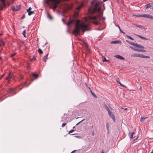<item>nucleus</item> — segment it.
<instances>
[{
	"label": "nucleus",
	"mask_w": 153,
	"mask_h": 153,
	"mask_svg": "<svg viewBox=\"0 0 153 153\" xmlns=\"http://www.w3.org/2000/svg\"><path fill=\"white\" fill-rule=\"evenodd\" d=\"M82 7V5H81V6H78V7H77L76 8V9L78 10H79Z\"/></svg>",
	"instance_id": "f704fd0d"
},
{
	"label": "nucleus",
	"mask_w": 153,
	"mask_h": 153,
	"mask_svg": "<svg viewBox=\"0 0 153 153\" xmlns=\"http://www.w3.org/2000/svg\"><path fill=\"white\" fill-rule=\"evenodd\" d=\"M89 88L90 89V92H91V93L92 94V95L93 96H94L95 98H97V96H96V95L94 94L93 93V92L91 90L90 88Z\"/></svg>",
	"instance_id": "393cba45"
},
{
	"label": "nucleus",
	"mask_w": 153,
	"mask_h": 153,
	"mask_svg": "<svg viewBox=\"0 0 153 153\" xmlns=\"http://www.w3.org/2000/svg\"><path fill=\"white\" fill-rule=\"evenodd\" d=\"M151 6V4L150 3H148L146 5V8H148L150 7Z\"/></svg>",
	"instance_id": "b1692460"
},
{
	"label": "nucleus",
	"mask_w": 153,
	"mask_h": 153,
	"mask_svg": "<svg viewBox=\"0 0 153 153\" xmlns=\"http://www.w3.org/2000/svg\"><path fill=\"white\" fill-rule=\"evenodd\" d=\"M11 72H10L9 73V76H8L7 77L6 79V80H7L8 79H10L11 78H12V75H11Z\"/></svg>",
	"instance_id": "dca6fc26"
},
{
	"label": "nucleus",
	"mask_w": 153,
	"mask_h": 153,
	"mask_svg": "<svg viewBox=\"0 0 153 153\" xmlns=\"http://www.w3.org/2000/svg\"><path fill=\"white\" fill-rule=\"evenodd\" d=\"M66 125V123H63V124H62V127H65Z\"/></svg>",
	"instance_id": "ea45409f"
},
{
	"label": "nucleus",
	"mask_w": 153,
	"mask_h": 153,
	"mask_svg": "<svg viewBox=\"0 0 153 153\" xmlns=\"http://www.w3.org/2000/svg\"><path fill=\"white\" fill-rule=\"evenodd\" d=\"M147 15H146V14H144V15H141V17H142L146 18V17H147Z\"/></svg>",
	"instance_id": "58836bf2"
},
{
	"label": "nucleus",
	"mask_w": 153,
	"mask_h": 153,
	"mask_svg": "<svg viewBox=\"0 0 153 153\" xmlns=\"http://www.w3.org/2000/svg\"><path fill=\"white\" fill-rule=\"evenodd\" d=\"M152 19H153V16L152 17Z\"/></svg>",
	"instance_id": "052dcab7"
},
{
	"label": "nucleus",
	"mask_w": 153,
	"mask_h": 153,
	"mask_svg": "<svg viewBox=\"0 0 153 153\" xmlns=\"http://www.w3.org/2000/svg\"><path fill=\"white\" fill-rule=\"evenodd\" d=\"M106 127H107V129L108 130V128H109V126H108V123H107V124H106Z\"/></svg>",
	"instance_id": "49530a36"
},
{
	"label": "nucleus",
	"mask_w": 153,
	"mask_h": 153,
	"mask_svg": "<svg viewBox=\"0 0 153 153\" xmlns=\"http://www.w3.org/2000/svg\"><path fill=\"white\" fill-rule=\"evenodd\" d=\"M16 54V53H14L12 54L11 56L10 57H12L13 56H15Z\"/></svg>",
	"instance_id": "79ce46f5"
},
{
	"label": "nucleus",
	"mask_w": 153,
	"mask_h": 153,
	"mask_svg": "<svg viewBox=\"0 0 153 153\" xmlns=\"http://www.w3.org/2000/svg\"><path fill=\"white\" fill-rule=\"evenodd\" d=\"M15 89V88H11L8 90V91L9 93H11L12 92H13Z\"/></svg>",
	"instance_id": "f3484780"
},
{
	"label": "nucleus",
	"mask_w": 153,
	"mask_h": 153,
	"mask_svg": "<svg viewBox=\"0 0 153 153\" xmlns=\"http://www.w3.org/2000/svg\"><path fill=\"white\" fill-rule=\"evenodd\" d=\"M91 4L92 5H93L94 4V7L93 9H92V7H90L88 9V13L90 14H93L97 10V12L100 13L99 15V17H100L101 13H100L101 10V8L100 7H98L99 4L100 2L98 1L95 2V1H93L91 2Z\"/></svg>",
	"instance_id": "f03ea898"
},
{
	"label": "nucleus",
	"mask_w": 153,
	"mask_h": 153,
	"mask_svg": "<svg viewBox=\"0 0 153 153\" xmlns=\"http://www.w3.org/2000/svg\"><path fill=\"white\" fill-rule=\"evenodd\" d=\"M141 54L140 53H133L131 55V57H140Z\"/></svg>",
	"instance_id": "1a4fd4ad"
},
{
	"label": "nucleus",
	"mask_w": 153,
	"mask_h": 153,
	"mask_svg": "<svg viewBox=\"0 0 153 153\" xmlns=\"http://www.w3.org/2000/svg\"><path fill=\"white\" fill-rule=\"evenodd\" d=\"M107 0H103V1L105 2L107 1Z\"/></svg>",
	"instance_id": "6e6d98bb"
},
{
	"label": "nucleus",
	"mask_w": 153,
	"mask_h": 153,
	"mask_svg": "<svg viewBox=\"0 0 153 153\" xmlns=\"http://www.w3.org/2000/svg\"><path fill=\"white\" fill-rule=\"evenodd\" d=\"M126 36L128 38L131 39V40H134V39L133 38L131 37L130 36L127 35H126Z\"/></svg>",
	"instance_id": "cd10ccee"
},
{
	"label": "nucleus",
	"mask_w": 153,
	"mask_h": 153,
	"mask_svg": "<svg viewBox=\"0 0 153 153\" xmlns=\"http://www.w3.org/2000/svg\"><path fill=\"white\" fill-rule=\"evenodd\" d=\"M126 41L127 42H128V43H129L131 45H132V42H129L127 40H126Z\"/></svg>",
	"instance_id": "c03bdc74"
},
{
	"label": "nucleus",
	"mask_w": 153,
	"mask_h": 153,
	"mask_svg": "<svg viewBox=\"0 0 153 153\" xmlns=\"http://www.w3.org/2000/svg\"><path fill=\"white\" fill-rule=\"evenodd\" d=\"M74 131H75V130H71L69 131V134L71 133H72Z\"/></svg>",
	"instance_id": "37998d69"
},
{
	"label": "nucleus",
	"mask_w": 153,
	"mask_h": 153,
	"mask_svg": "<svg viewBox=\"0 0 153 153\" xmlns=\"http://www.w3.org/2000/svg\"><path fill=\"white\" fill-rule=\"evenodd\" d=\"M1 57L0 56V60L1 59Z\"/></svg>",
	"instance_id": "13d9d810"
},
{
	"label": "nucleus",
	"mask_w": 153,
	"mask_h": 153,
	"mask_svg": "<svg viewBox=\"0 0 153 153\" xmlns=\"http://www.w3.org/2000/svg\"><path fill=\"white\" fill-rule=\"evenodd\" d=\"M152 16L150 15H147V18H148L149 19H152Z\"/></svg>",
	"instance_id": "2f4dec72"
},
{
	"label": "nucleus",
	"mask_w": 153,
	"mask_h": 153,
	"mask_svg": "<svg viewBox=\"0 0 153 153\" xmlns=\"http://www.w3.org/2000/svg\"><path fill=\"white\" fill-rule=\"evenodd\" d=\"M129 47L131 48L134 51H138V52H145L146 51L145 50H144L143 49H137L135 48H134L133 47H132L131 46H130Z\"/></svg>",
	"instance_id": "0eeeda50"
},
{
	"label": "nucleus",
	"mask_w": 153,
	"mask_h": 153,
	"mask_svg": "<svg viewBox=\"0 0 153 153\" xmlns=\"http://www.w3.org/2000/svg\"><path fill=\"white\" fill-rule=\"evenodd\" d=\"M85 119H83L81 121H80L79 122V123H77L76 124V125H78V124H79L80 123H81V122H83V121H84V120H85Z\"/></svg>",
	"instance_id": "a19ab883"
},
{
	"label": "nucleus",
	"mask_w": 153,
	"mask_h": 153,
	"mask_svg": "<svg viewBox=\"0 0 153 153\" xmlns=\"http://www.w3.org/2000/svg\"><path fill=\"white\" fill-rule=\"evenodd\" d=\"M135 16H137V17H141V16H141V15H135Z\"/></svg>",
	"instance_id": "de8ad7c7"
},
{
	"label": "nucleus",
	"mask_w": 153,
	"mask_h": 153,
	"mask_svg": "<svg viewBox=\"0 0 153 153\" xmlns=\"http://www.w3.org/2000/svg\"><path fill=\"white\" fill-rule=\"evenodd\" d=\"M4 74H3L2 75H1V78H0V79H1V78H2L4 76Z\"/></svg>",
	"instance_id": "3c124183"
},
{
	"label": "nucleus",
	"mask_w": 153,
	"mask_h": 153,
	"mask_svg": "<svg viewBox=\"0 0 153 153\" xmlns=\"http://www.w3.org/2000/svg\"><path fill=\"white\" fill-rule=\"evenodd\" d=\"M129 134L130 136V138L131 139H132L133 137V135L134 134V132H129Z\"/></svg>",
	"instance_id": "a211bd4d"
},
{
	"label": "nucleus",
	"mask_w": 153,
	"mask_h": 153,
	"mask_svg": "<svg viewBox=\"0 0 153 153\" xmlns=\"http://www.w3.org/2000/svg\"><path fill=\"white\" fill-rule=\"evenodd\" d=\"M140 57L143 58H150V57L149 56H145V55H144L142 54H141Z\"/></svg>",
	"instance_id": "2eb2a0df"
},
{
	"label": "nucleus",
	"mask_w": 153,
	"mask_h": 153,
	"mask_svg": "<svg viewBox=\"0 0 153 153\" xmlns=\"http://www.w3.org/2000/svg\"><path fill=\"white\" fill-rule=\"evenodd\" d=\"M38 52L40 54H42L43 53V52L42 51V50L40 48L38 49Z\"/></svg>",
	"instance_id": "5701e85b"
},
{
	"label": "nucleus",
	"mask_w": 153,
	"mask_h": 153,
	"mask_svg": "<svg viewBox=\"0 0 153 153\" xmlns=\"http://www.w3.org/2000/svg\"><path fill=\"white\" fill-rule=\"evenodd\" d=\"M23 79V77H21L19 79L20 80L21 79Z\"/></svg>",
	"instance_id": "5fc2aeb1"
},
{
	"label": "nucleus",
	"mask_w": 153,
	"mask_h": 153,
	"mask_svg": "<svg viewBox=\"0 0 153 153\" xmlns=\"http://www.w3.org/2000/svg\"><path fill=\"white\" fill-rule=\"evenodd\" d=\"M103 107L104 108L106 109L108 111L110 110V109L108 108V106L105 103L104 104Z\"/></svg>",
	"instance_id": "4468645a"
},
{
	"label": "nucleus",
	"mask_w": 153,
	"mask_h": 153,
	"mask_svg": "<svg viewBox=\"0 0 153 153\" xmlns=\"http://www.w3.org/2000/svg\"><path fill=\"white\" fill-rule=\"evenodd\" d=\"M104 153V152L103 150H102V152H101V153Z\"/></svg>",
	"instance_id": "603ef678"
},
{
	"label": "nucleus",
	"mask_w": 153,
	"mask_h": 153,
	"mask_svg": "<svg viewBox=\"0 0 153 153\" xmlns=\"http://www.w3.org/2000/svg\"><path fill=\"white\" fill-rule=\"evenodd\" d=\"M1 44H0V47L1 46Z\"/></svg>",
	"instance_id": "69168bd1"
},
{
	"label": "nucleus",
	"mask_w": 153,
	"mask_h": 153,
	"mask_svg": "<svg viewBox=\"0 0 153 153\" xmlns=\"http://www.w3.org/2000/svg\"><path fill=\"white\" fill-rule=\"evenodd\" d=\"M75 151V150H74V151H73L71 152V153H73V152H74Z\"/></svg>",
	"instance_id": "4d7b16f0"
},
{
	"label": "nucleus",
	"mask_w": 153,
	"mask_h": 153,
	"mask_svg": "<svg viewBox=\"0 0 153 153\" xmlns=\"http://www.w3.org/2000/svg\"><path fill=\"white\" fill-rule=\"evenodd\" d=\"M118 41H112V42H111V43H114V44L118 43Z\"/></svg>",
	"instance_id": "473e14b6"
},
{
	"label": "nucleus",
	"mask_w": 153,
	"mask_h": 153,
	"mask_svg": "<svg viewBox=\"0 0 153 153\" xmlns=\"http://www.w3.org/2000/svg\"><path fill=\"white\" fill-rule=\"evenodd\" d=\"M97 19V17L96 16H89L88 18V19H90V20H92V19H94L95 20Z\"/></svg>",
	"instance_id": "ddd939ff"
},
{
	"label": "nucleus",
	"mask_w": 153,
	"mask_h": 153,
	"mask_svg": "<svg viewBox=\"0 0 153 153\" xmlns=\"http://www.w3.org/2000/svg\"><path fill=\"white\" fill-rule=\"evenodd\" d=\"M117 26H118V28H119V30H120V31L121 33H123V34H125V33L123 31L121 30V29H120V26H119L118 25H117Z\"/></svg>",
	"instance_id": "c85d7f7f"
},
{
	"label": "nucleus",
	"mask_w": 153,
	"mask_h": 153,
	"mask_svg": "<svg viewBox=\"0 0 153 153\" xmlns=\"http://www.w3.org/2000/svg\"><path fill=\"white\" fill-rule=\"evenodd\" d=\"M88 19H85V22H88Z\"/></svg>",
	"instance_id": "864d4df0"
},
{
	"label": "nucleus",
	"mask_w": 153,
	"mask_h": 153,
	"mask_svg": "<svg viewBox=\"0 0 153 153\" xmlns=\"http://www.w3.org/2000/svg\"><path fill=\"white\" fill-rule=\"evenodd\" d=\"M31 9H32L30 7H29V8L27 10V12H28L29 11H31Z\"/></svg>",
	"instance_id": "e433bc0d"
},
{
	"label": "nucleus",
	"mask_w": 153,
	"mask_h": 153,
	"mask_svg": "<svg viewBox=\"0 0 153 153\" xmlns=\"http://www.w3.org/2000/svg\"><path fill=\"white\" fill-rule=\"evenodd\" d=\"M132 45H133L134 46L138 48L139 49H143L144 48V47L143 46L140 45L138 44L137 43H136L135 42H132Z\"/></svg>",
	"instance_id": "39448f33"
},
{
	"label": "nucleus",
	"mask_w": 153,
	"mask_h": 153,
	"mask_svg": "<svg viewBox=\"0 0 153 153\" xmlns=\"http://www.w3.org/2000/svg\"><path fill=\"white\" fill-rule=\"evenodd\" d=\"M2 35V34H0L1 35Z\"/></svg>",
	"instance_id": "774afa93"
},
{
	"label": "nucleus",
	"mask_w": 153,
	"mask_h": 153,
	"mask_svg": "<svg viewBox=\"0 0 153 153\" xmlns=\"http://www.w3.org/2000/svg\"><path fill=\"white\" fill-rule=\"evenodd\" d=\"M62 20L63 21H64V19H62Z\"/></svg>",
	"instance_id": "0e129e2a"
},
{
	"label": "nucleus",
	"mask_w": 153,
	"mask_h": 153,
	"mask_svg": "<svg viewBox=\"0 0 153 153\" xmlns=\"http://www.w3.org/2000/svg\"><path fill=\"white\" fill-rule=\"evenodd\" d=\"M121 109H124V110H127V108H123V107H121Z\"/></svg>",
	"instance_id": "8fccbe9b"
},
{
	"label": "nucleus",
	"mask_w": 153,
	"mask_h": 153,
	"mask_svg": "<svg viewBox=\"0 0 153 153\" xmlns=\"http://www.w3.org/2000/svg\"><path fill=\"white\" fill-rule=\"evenodd\" d=\"M13 1L14 0H13ZM5 0H0L1 2L0 3V10H2L4 8L6 7V5L5 4Z\"/></svg>",
	"instance_id": "20e7f679"
},
{
	"label": "nucleus",
	"mask_w": 153,
	"mask_h": 153,
	"mask_svg": "<svg viewBox=\"0 0 153 153\" xmlns=\"http://www.w3.org/2000/svg\"><path fill=\"white\" fill-rule=\"evenodd\" d=\"M78 118H79V117H77L76 119H78Z\"/></svg>",
	"instance_id": "338daca9"
},
{
	"label": "nucleus",
	"mask_w": 153,
	"mask_h": 153,
	"mask_svg": "<svg viewBox=\"0 0 153 153\" xmlns=\"http://www.w3.org/2000/svg\"><path fill=\"white\" fill-rule=\"evenodd\" d=\"M0 43H1V45H4V42L2 39H1L0 40Z\"/></svg>",
	"instance_id": "a878e982"
},
{
	"label": "nucleus",
	"mask_w": 153,
	"mask_h": 153,
	"mask_svg": "<svg viewBox=\"0 0 153 153\" xmlns=\"http://www.w3.org/2000/svg\"><path fill=\"white\" fill-rule=\"evenodd\" d=\"M116 81L121 86H122L123 87H124L125 86L124 85L121 84V82L120 81V79L119 78H117V79Z\"/></svg>",
	"instance_id": "f8f14e48"
},
{
	"label": "nucleus",
	"mask_w": 153,
	"mask_h": 153,
	"mask_svg": "<svg viewBox=\"0 0 153 153\" xmlns=\"http://www.w3.org/2000/svg\"><path fill=\"white\" fill-rule=\"evenodd\" d=\"M147 118V117H141L140 119V121L141 122H143V121H144L145 120V119H146Z\"/></svg>",
	"instance_id": "4be33fe9"
},
{
	"label": "nucleus",
	"mask_w": 153,
	"mask_h": 153,
	"mask_svg": "<svg viewBox=\"0 0 153 153\" xmlns=\"http://www.w3.org/2000/svg\"><path fill=\"white\" fill-rule=\"evenodd\" d=\"M93 23L95 24L96 25H97L99 24V22L97 21L94 22H93Z\"/></svg>",
	"instance_id": "72a5a7b5"
},
{
	"label": "nucleus",
	"mask_w": 153,
	"mask_h": 153,
	"mask_svg": "<svg viewBox=\"0 0 153 153\" xmlns=\"http://www.w3.org/2000/svg\"><path fill=\"white\" fill-rule=\"evenodd\" d=\"M20 9V7L19 6H16L12 7V9L13 11H17Z\"/></svg>",
	"instance_id": "6e6552de"
},
{
	"label": "nucleus",
	"mask_w": 153,
	"mask_h": 153,
	"mask_svg": "<svg viewBox=\"0 0 153 153\" xmlns=\"http://www.w3.org/2000/svg\"><path fill=\"white\" fill-rule=\"evenodd\" d=\"M81 30L83 32L88 30V25L85 22L80 23L79 20H77L76 21L75 28L73 31V33L75 35H77Z\"/></svg>",
	"instance_id": "f257e3e1"
},
{
	"label": "nucleus",
	"mask_w": 153,
	"mask_h": 153,
	"mask_svg": "<svg viewBox=\"0 0 153 153\" xmlns=\"http://www.w3.org/2000/svg\"><path fill=\"white\" fill-rule=\"evenodd\" d=\"M151 153H153V151H152Z\"/></svg>",
	"instance_id": "bf43d9fd"
},
{
	"label": "nucleus",
	"mask_w": 153,
	"mask_h": 153,
	"mask_svg": "<svg viewBox=\"0 0 153 153\" xmlns=\"http://www.w3.org/2000/svg\"><path fill=\"white\" fill-rule=\"evenodd\" d=\"M34 12L33 11H30L28 12V14L30 16L32 14H33Z\"/></svg>",
	"instance_id": "bb28decb"
},
{
	"label": "nucleus",
	"mask_w": 153,
	"mask_h": 153,
	"mask_svg": "<svg viewBox=\"0 0 153 153\" xmlns=\"http://www.w3.org/2000/svg\"><path fill=\"white\" fill-rule=\"evenodd\" d=\"M108 114L111 117L113 120L114 122H115V117L113 113L110 111V110L108 111Z\"/></svg>",
	"instance_id": "423d86ee"
},
{
	"label": "nucleus",
	"mask_w": 153,
	"mask_h": 153,
	"mask_svg": "<svg viewBox=\"0 0 153 153\" xmlns=\"http://www.w3.org/2000/svg\"><path fill=\"white\" fill-rule=\"evenodd\" d=\"M48 53L46 56H45L43 57V60L45 62H46L47 60L48 59Z\"/></svg>",
	"instance_id": "9b49d317"
},
{
	"label": "nucleus",
	"mask_w": 153,
	"mask_h": 153,
	"mask_svg": "<svg viewBox=\"0 0 153 153\" xmlns=\"http://www.w3.org/2000/svg\"><path fill=\"white\" fill-rule=\"evenodd\" d=\"M25 15H23V16H22V17H21V19H23L24 18H25Z\"/></svg>",
	"instance_id": "a18cd8bd"
},
{
	"label": "nucleus",
	"mask_w": 153,
	"mask_h": 153,
	"mask_svg": "<svg viewBox=\"0 0 153 153\" xmlns=\"http://www.w3.org/2000/svg\"><path fill=\"white\" fill-rule=\"evenodd\" d=\"M103 62H107V61H108L106 60V59L105 57H104L103 58Z\"/></svg>",
	"instance_id": "c9c22d12"
},
{
	"label": "nucleus",
	"mask_w": 153,
	"mask_h": 153,
	"mask_svg": "<svg viewBox=\"0 0 153 153\" xmlns=\"http://www.w3.org/2000/svg\"><path fill=\"white\" fill-rule=\"evenodd\" d=\"M137 36H138L140 38L146 40H148V39L145 38V37H143V36H141L140 35H137Z\"/></svg>",
	"instance_id": "6ab92c4d"
},
{
	"label": "nucleus",
	"mask_w": 153,
	"mask_h": 153,
	"mask_svg": "<svg viewBox=\"0 0 153 153\" xmlns=\"http://www.w3.org/2000/svg\"><path fill=\"white\" fill-rule=\"evenodd\" d=\"M24 84H26V82H24Z\"/></svg>",
	"instance_id": "680f3d73"
},
{
	"label": "nucleus",
	"mask_w": 153,
	"mask_h": 153,
	"mask_svg": "<svg viewBox=\"0 0 153 153\" xmlns=\"http://www.w3.org/2000/svg\"><path fill=\"white\" fill-rule=\"evenodd\" d=\"M48 17L49 18H50L51 19H52V18L51 17V15L50 14H48Z\"/></svg>",
	"instance_id": "4c0bfd02"
},
{
	"label": "nucleus",
	"mask_w": 153,
	"mask_h": 153,
	"mask_svg": "<svg viewBox=\"0 0 153 153\" xmlns=\"http://www.w3.org/2000/svg\"><path fill=\"white\" fill-rule=\"evenodd\" d=\"M36 59V57H35V56H34L33 57V58L31 59L30 60L31 62H33V61H35Z\"/></svg>",
	"instance_id": "c756f323"
},
{
	"label": "nucleus",
	"mask_w": 153,
	"mask_h": 153,
	"mask_svg": "<svg viewBox=\"0 0 153 153\" xmlns=\"http://www.w3.org/2000/svg\"><path fill=\"white\" fill-rule=\"evenodd\" d=\"M32 75L36 79L38 77V75L37 74H34V73H33L32 74Z\"/></svg>",
	"instance_id": "aec40b11"
},
{
	"label": "nucleus",
	"mask_w": 153,
	"mask_h": 153,
	"mask_svg": "<svg viewBox=\"0 0 153 153\" xmlns=\"http://www.w3.org/2000/svg\"><path fill=\"white\" fill-rule=\"evenodd\" d=\"M60 1V0H47V3L51 5V8L55 10L57 7V5Z\"/></svg>",
	"instance_id": "7ed1b4c3"
},
{
	"label": "nucleus",
	"mask_w": 153,
	"mask_h": 153,
	"mask_svg": "<svg viewBox=\"0 0 153 153\" xmlns=\"http://www.w3.org/2000/svg\"><path fill=\"white\" fill-rule=\"evenodd\" d=\"M93 134V135H94V133H93V134Z\"/></svg>",
	"instance_id": "e2e57ef3"
},
{
	"label": "nucleus",
	"mask_w": 153,
	"mask_h": 153,
	"mask_svg": "<svg viewBox=\"0 0 153 153\" xmlns=\"http://www.w3.org/2000/svg\"><path fill=\"white\" fill-rule=\"evenodd\" d=\"M135 25L137 27H142V26L141 25Z\"/></svg>",
	"instance_id": "09e8293b"
},
{
	"label": "nucleus",
	"mask_w": 153,
	"mask_h": 153,
	"mask_svg": "<svg viewBox=\"0 0 153 153\" xmlns=\"http://www.w3.org/2000/svg\"><path fill=\"white\" fill-rule=\"evenodd\" d=\"M74 20H70L68 22V23L67 24L68 26H69L70 24H71L72 23L74 22Z\"/></svg>",
	"instance_id": "412c9836"
},
{
	"label": "nucleus",
	"mask_w": 153,
	"mask_h": 153,
	"mask_svg": "<svg viewBox=\"0 0 153 153\" xmlns=\"http://www.w3.org/2000/svg\"><path fill=\"white\" fill-rule=\"evenodd\" d=\"M114 57L117 58L121 60L124 59V58L123 57L120 55H116L114 56Z\"/></svg>",
	"instance_id": "9d476101"
},
{
	"label": "nucleus",
	"mask_w": 153,
	"mask_h": 153,
	"mask_svg": "<svg viewBox=\"0 0 153 153\" xmlns=\"http://www.w3.org/2000/svg\"><path fill=\"white\" fill-rule=\"evenodd\" d=\"M25 33H26V31L25 30H24L22 32V34L24 36V37H26V36H25Z\"/></svg>",
	"instance_id": "7c9ffc66"
}]
</instances>
